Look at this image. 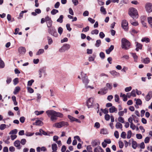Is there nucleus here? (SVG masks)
Masks as SVG:
<instances>
[{
    "label": "nucleus",
    "mask_w": 152,
    "mask_h": 152,
    "mask_svg": "<svg viewBox=\"0 0 152 152\" xmlns=\"http://www.w3.org/2000/svg\"><path fill=\"white\" fill-rule=\"evenodd\" d=\"M46 113L49 117H50V120L52 121H55L57 119V117L62 118L63 114L57 112L53 110H48Z\"/></svg>",
    "instance_id": "1"
},
{
    "label": "nucleus",
    "mask_w": 152,
    "mask_h": 152,
    "mask_svg": "<svg viewBox=\"0 0 152 152\" xmlns=\"http://www.w3.org/2000/svg\"><path fill=\"white\" fill-rule=\"evenodd\" d=\"M82 80L83 83L85 84V87L87 89L90 88V89H93L94 87L90 86H88L87 85L89 83V80L86 74L83 73L82 72L81 74Z\"/></svg>",
    "instance_id": "2"
},
{
    "label": "nucleus",
    "mask_w": 152,
    "mask_h": 152,
    "mask_svg": "<svg viewBox=\"0 0 152 152\" xmlns=\"http://www.w3.org/2000/svg\"><path fill=\"white\" fill-rule=\"evenodd\" d=\"M129 14L133 19H137L138 17V14L137 10L133 7L129 9Z\"/></svg>",
    "instance_id": "3"
},
{
    "label": "nucleus",
    "mask_w": 152,
    "mask_h": 152,
    "mask_svg": "<svg viewBox=\"0 0 152 152\" xmlns=\"http://www.w3.org/2000/svg\"><path fill=\"white\" fill-rule=\"evenodd\" d=\"M130 46V42L126 39L123 38L121 39V47L125 50L129 49Z\"/></svg>",
    "instance_id": "4"
},
{
    "label": "nucleus",
    "mask_w": 152,
    "mask_h": 152,
    "mask_svg": "<svg viewBox=\"0 0 152 152\" xmlns=\"http://www.w3.org/2000/svg\"><path fill=\"white\" fill-rule=\"evenodd\" d=\"M69 125L67 122L62 121L56 123L53 125V126L58 128H60L63 126H66Z\"/></svg>",
    "instance_id": "5"
},
{
    "label": "nucleus",
    "mask_w": 152,
    "mask_h": 152,
    "mask_svg": "<svg viewBox=\"0 0 152 152\" xmlns=\"http://www.w3.org/2000/svg\"><path fill=\"white\" fill-rule=\"evenodd\" d=\"M48 31L49 34L55 37H58V35L54 27L49 28L48 29Z\"/></svg>",
    "instance_id": "6"
},
{
    "label": "nucleus",
    "mask_w": 152,
    "mask_h": 152,
    "mask_svg": "<svg viewBox=\"0 0 152 152\" xmlns=\"http://www.w3.org/2000/svg\"><path fill=\"white\" fill-rule=\"evenodd\" d=\"M70 48V45L68 44H65L60 48L59 51L61 53L64 52L66 50H68Z\"/></svg>",
    "instance_id": "7"
},
{
    "label": "nucleus",
    "mask_w": 152,
    "mask_h": 152,
    "mask_svg": "<svg viewBox=\"0 0 152 152\" xmlns=\"http://www.w3.org/2000/svg\"><path fill=\"white\" fill-rule=\"evenodd\" d=\"M146 11L148 13L152 12V4L150 2L147 3L145 5Z\"/></svg>",
    "instance_id": "8"
},
{
    "label": "nucleus",
    "mask_w": 152,
    "mask_h": 152,
    "mask_svg": "<svg viewBox=\"0 0 152 152\" xmlns=\"http://www.w3.org/2000/svg\"><path fill=\"white\" fill-rule=\"evenodd\" d=\"M121 27L125 31H127L128 30V23L126 20H124L122 21Z\"/></svg>",
    "instance_id": "9"
},
{
    "label": "nucleus",
    "mask_w": 152,
    "mask_h": 152,
    "mask_svg": "<svg viewBox=\"0 0 152 152\" xmlns=\"http://www.w3.org/2000/svg\"><path fill=\"white\" fill-rule=\"evenodd\" d=\"M87 105L88 108L92 107L94 105V99L93 98H89L87 100Z\"/></svg>",
    "instance_id": "10"
},
{
    "label": "nucleus",
    "mask_w": 152,
    "mask_h": 152,
    "mask_svg": "<svg viewBox=\"0 0 152 152\" xmlns=\"http://www.w3.org/2000/svg\"><path fill=\"white\" fill-rule=\"evenodd\" d=\"M45 71V68H40L39 71V77L41 78L42 76V74H43L44 75H46Z\"/></svg>",
    "instance_id": "11"
},
{
    "label": "nucleus",
    "mask_w": 152,
    "mask_h": 152,
    "mask_svg": "<svg viewBox=\"0 0 152 152\" xmlns=\"http://www.w3.org/2000/svg\"><path fill=\"white\" fill-rule=\"evenodd\" d=\"M108 91V89L107 88L105 87L103 88H102L100 91H98V94L101 95H104L106 94Z\"/></svg>",
    "instance_id": "12"
},
{
    "label": "nucleus",
    "mask_w": 152,
    "mask_h": 152,
    "mask_svg": "<svg viewBox=\"0 0 152 152\" xmlns=\"http://www.w3.org/2000/svg\"><path fill=\"white\" fill-rule=\"evenodd\" d=\"M18 50L19 53L21 55L24 54L26 51L25 48L23 47H19L18 48Z\"/></svg>",
    "instance_id": "13"
},
{
    "label": "nucleus",
    "mask_w": 152,
    "mask_h": 152,
    "mask_svg": "<svg viewBox=\"0 0 152 152\" xmlns=\"http://www.w3.org/2000/svg\"><path fill=\"white\" fill-rule=\"evenodd\" d=\"M152 97V91H150L145 96V99L147 101H148Z\"/></svg>",
    "instance_id": "14"
},
{
    "label": "nucleus",
    "mask_w": 152,
    "mask_h": 152,
    "mask_svg": "<svg viewBox=\"0 0 152 152\" xmlns=\"http://www.w3.org/2000/svg\"><path fill=\"white\" fill-rule=\"evenodd\" d=\"M14 146L16 147L18 149H20L21 148L20 146V142L19 140H16L14 143Z\"/></svg>",
    "instance_id": "15"
},
{
    "label": "nucleus",
    "mask_w": 152,
    "mask_h": 152,
    "mask_svg": "<svg viewBox=\"0 0 152 152\" xmlns=\"http://www.w3.org/2000/svg\"><path fill=\"white\" fill-rule=\"evenodd\" d=\"M100 143L99 140H93L92 141L91 144L93 147H95L99 145Z\"/></svg>",
    "instance_id": "16"
},
{
    "label": "nucleus",
    "mask_w": 152,
    "mask_h": 152,
    "mask_svg": "<svg viewBox=\"0 0 152 152\" xmlns=\"http://www.w3.org/2000/svg\"><path fill=\"white\" fill-rule=\"evenodd\" d=\"M109 111L110 113H116L117 112L118 110L115 107L112 106L109 109Z\"/></svg>",
    "instance_id": "17"
},
{
    "label": "nucleus",
    "mask_w": 152,
    "mask_h": 152,
    "mask_svg": "<svg viewBox=\"0 0 152 152\" xmlns=\"http://www.w3.org/2000/svg\"><path fill=\"white\" fill-rule=\"evenodd\" d=\"M94 152H104V151L100 146H97L94 149Z\"/></svg>",
    "instance_id": "18"
},
{
    "label": "nucleus",
    "mask_w": 152,
    "mask_h": 152,
    "mask_svg": "<svg viewBox=\"0 0 152 152\" xmlns=\"http://www.w3.org/2000/svg\"><path fill=\"white\" fill-rule=\"evenodd\" d=\"M136 50L137 51H138L139 49H142V45L138 42H136Z\"/></svg>",
    "instance_id": "19"
},
{
    "label": "nucleus",
    "mask_w": 152,
    "mask_h": 152,
    "mask_svg": "<svg viewBox=\"0 0 152 152\" xmlns=\"http://www.w3.org/2000/svg\"><path fill=\"white\" fill-rule=\"evenodd\" d=\"M114 49V46L111 45L110 47L106 50V52L107 54H109L110 53V52Z\"/></svg>",
    "instance_id": "20"
},
{
    "label": "nucleus",
    "mask_w": 152,
    "mask_h": 152,
    "mask_svg": "<svg viewBox=\"0 0 152 152\" xmlns=\"http://www.w3.org/2000/svg\"><path fill=\"white\" fill-rule=\"evenodd\" d=\"M110 72L111 75L114 76H118L120 75L119 73L117 72L114 70L110 71Z\"/></svg>",
    "instance_id": "21"
},
{
    "label": "nucleus",
    "mask_w": 152,
    "mask_h": 152,
    "mask_svg": "<svg viewBox=\"0 0 152 152\" xmlns=\"http://www.w3.org/2000/svg\"><path fill=\"white\" fill-rule=\"evenodd\" d=\"M20 90V88L19 86L16 87L13 91V93L14 94H17L19 91Z\"/></svg>",
    "instance_id": "22"
},
{
    "label": "nucleus",
    "mask_w": 152,
    "mask_h": 152,
    "mask_svg": "<svg viewBox=\"0 0 152 152\" xmlns=\"http://www.w3.org/2000/svg\"><path fill=\"white\" fill-rule=\"evenodd\" d=\"M53 151H56L57 150V145L56 144L54 143L52 145H51Z\"/></svg>",
    "instance_id": "23"
},
{
    "label": "nucleus",
    "mask_w": 152,
    "mask_h": 152,
    "mask_svg": "<svg viewBox=\"0 0 152 152\" xmlns=\"http://www.w3.org/2000/svg\"><path fill=\"white\" fill-rule=\"evenodd\" d=\"M137 146V142L135 141H133L132 142V147L133 148L135 149Z\"/></svg>",
    "instance_id": "24"
},
{
    "label": "nucleus",
    "mask_w": 152,
    "mask_h": 152,
    "mask_svg": "<svg viewBox=\"0 0 152 152\" xmlns=\"http://www.w3.org/2000/svg\"><path fill=\"white\" fill-rule=\"evenodd\" d=\"M106 88H107L108 89L110 90H111L112 88V85L111 83H107L106 84Z\"/></svg>",
    "instance_id": "25"
},
{
    "label": "nucleus",
    "mask_w": 152,
    "mask_h": 152,
    "mask_svg": "<svg viewBox=\"0 0 152 152\" xmlns=\"http://www.w3.org/2000/svg\"><path fill=\"white\" fill-rule=\"evenodd\" d=\"M134 100L136 101V104L137 105H140L142 104L141 100L139 99H135Z\"/></svg>",
    "instance_id": "26"
},
{
    "label": "nucleus",
    "mask_w": 152,
    "mask_h": 152,
    "mask_svg": "<svg viewBox=\"0 0 152 152\" xmlns=\"http://www.w3.org/2000/svg\"><path fill=\"white\" fill-rule=\"evenodd\" d=\"M148 23L150 25L151 27L152 28V18L151 17H148Z\"/></svg>",
    "instance_id": "27"
},
{
    "label": "nucleus",
    "mask_w": 152,
    "mask_h": 152,
    "mask_svg": "<svg viewBox=\"0 0 152 152\" xmlns=\"http://www.w3.org/2000/svg\"><path fill=\"white\" fill-rule=\"evenodd\" d=\"M115 127L117 129H121L122 127V125L119 122H117L115 125Z\"/></svg>",
    "instance_id": "28"
},
{
    "label": "nucleus",
    "mask_w": 152,
    "mask_h": 152,
    "mask_svg": "<svg viewBox=\"0 0 152 152\" xmlns=\"http://www.w3.org/2000/svg\"><path fill=\"white\" fill-rule=\"evenodd\" d=\"M43 124V122L40 120H38L36 121L34 125H42Z\"/></svg>",
    "instance_id": "29"
},
{
    "label": "nucleus",
    "mask_w": 152,
    "mask_h": 152,
    "mask_svg": "<svg viewBox=\"0 0 152 152\" xmlns=\"http://www.w3.org/2000/svg\"><path fill=\"white\" fill-rule=\"evenodd\" d=\"M100 10L101 12L104 15L106 14L107 13L105 9L103 7H101Z\"/></svg>",
    "instance_id": "30"
},
{
    "label": "nucleus",
    "mask_w": 152,
    "mask_h": 152,
    "mask_svg": "<svg viewBox=\"0 0 152 152\" xmlns=\"http://www.w3.org/2000/svg\"><path fill=\"white\" fill-rule=\"evenodd\" d=\"M63 15H61L59 18L57 20V21L60 23H62L63 21Z\"/></svg>",
    "instance_id": "31"
},
{
    "label": "nucleus",
    "mask_w": 152,
    "mask_h": 152,
    "mask_svg": "<svg viewBox=\"0 0 152 152\" xmlns=\"http://www.w3.org/2000/svg\"><path fill=\"white\" fill-rule=\"evenodd\" d=\"M47 38L48 42V44L50 45L52 44L53 42L52 38L49 36L47 37Z\"/></svg>",
    "instance_id": "32"
},
{
    "label": "nucleus",
    "mask_w": 152,
    "mask_h": 152,
    "mask_svg": "<svg viewBox=\"0 0 152 152\" xmlns=\"http://www.w3.org/2000/svg\"><path fill=\"white\" fill-rule=\"evenodd\" d=\"M142 42H145L146 43H148L150 42L149 39L147 37H144L141 39Z\"/></svg>",
    "instance_id": "33"
},
{
    "label": "nucleus",
    "mask_w": 152,
    "mask_h": 152,
    "mask_svg": "<svg viewBox=\"0 0 152 152\" xmlns=\"http://www.w3.org/2000/svg\"><path fill=\"white\" fill-rule=\"evenodd\" d=\"M44 50L42 49H41L39 50L38 52L36 53L37 55H39L43 53L44 52Z\"/></svg>",
    "instance_id": "34"
},
{
    "label": "nucleus",
    "mask_w": 152,
    "mask_h": 152,
    "mask_svg": "<svg viewBox=\"0 0 152 152\" xmlns=\"http://www.w3.org/2000/svg\"><path fill=\"white\" fill-rule=\"evenodd\" d=\"M18 132L17 130L16 129H15L13 130H12L11 131L10 133H9V134H17V132Z\"/></svg>",
    "instance_id": "35"
},
{
    "label": "nucleus",
    "mask_w": 152,
    "mask_h": 152,
    "mask_svg": "<svg viewBox=\"0 0 152 152\" xmlns=\"http://www.w3.org/2000/svg\"><path fill=\"white\" fill-rule=\"evenodd\" d=\"M118 121L120 123H124V118H123L121 117H119L118 118Z\"/></svg>",
    "instance_id": "36"
},
{
    "label": "nucleus",
    "mask_w": 152,
    "mask_h": 152,
    "mask_svg": "<svg viewBox=\"0 0 152 152\" xmlns=\"http://www.w3.org/2000/svg\"><path fill=\"white\" fill-rule=\"evenodd\" d=\"M5 66L4 61L1 59H0V68H2L4 67Z\"/></svg>",
    "instance_id": "37"
},
{
    "label": "nucleus",
    "mask_w": 152,
    "mask_h": 152,
    "mask_svg": "<svg viewBox=\"0 0 152 152\" xmlns=\"http://www.w3.org/2000/svg\"><path fill=\"white\" fill-rule=\"evenodd\" d=\"M132 132L131 130H129L128 131L127 133V138L129 139L132 136Z\"/></svg>",
    "instance_id": "38"
},
{
    "label": "nucleus",
    "mask_w": 152,
    "mask_h": 152,
    "mask_svg": "<svg viewBox=\"0 0 152 152\" xmlns=\"http://www.w3.org/2000/svg\"><path fill=\"white\" fill-rule=\"evenodd\" d=\"M99 33V30L97 29L93 30L91 31V34L93 35L94 34H97Z\"/></svg>",
    "instance_id": "39"
},
{
    "label": "nucleus",
    "mask_w": 152,
    "mask_h": 152,
    "mask_svg": "<svg viewBox=\"0 0 152 152\" xmlns=\"http://www.w3.org/2000/svg\"><path fill=\"white\" fill-rule=\"evenodd\" d=\"M101 44V41L100 39L96 40V43L95 45V46L97 47H99Z\"/></svg>",
    "instance_id": "40"
},
{
    "label": "nucleus",
    "mask_w": 152,
    "mask_h": 152,
    "mask_svg": "<svg viewBox=\"0 0 152 152\" xmlns=\"http://www.w3.org/2000/svg\"><path fill=\"white\" fill-rule=\"evenodd\" d=\"M47 24V26L49 28L51 27V26L52 25V21L51 20H50L49 21H48Z\"/></svg>",
    "instance_id": "41"
},
{
    "label": "nucleus",
    "mask_w": 152,
    "mask_h": 152,
    "mask_svg": "<svg viewBox=\"0 0 152 152\" xmlns=\"http://www.w3.org/2000/svg\"><path fill=\"white\" fill-rule=\"evenodd\" d=\"M58 12V10L54 9L51 11V13L53 15H54Z\"/></svg>",
    "instance_id": "42"
},
{
    "label": "nucleus",
    "mask_w": 152,
    "mask_h": 152,
    "mask_svg": "<svg viewBox=\"0 0 152 152\" xmlns=\"http://www.w3.org/2000/svg\"><path fill=\"white\" fill-rule=\"evenodd\" d=\"M13 82L14 84L15 85H16L19 82L18 78H16L14 79L13 81Z\"/></svg>",
    "instance_id": "43"
},
{
    "label": "nucleus",
    "mask_w": 152,
    "mask_h": 152,
    "mask_svg": "<svg viewBox=\"0 0 152 152\" xmlns=\"http://www.w3.org/2000/svg\"><path fill=\"white\" fill-rule=\"evenodd\" d=\"M20 142V143H21L22 145H24L26 144V140L25 139H23L21 140V141Z\"/></svg>",
    "instance_id": "44"
},
{
    "label": "nucleus",
    "mask_w": 152,
    "mask_h": 152,
    "mask_svg": "<svg viewBox=\"0 0 152 152\" xmlns=\"http://www.w3.org/2000/svg\"><path fill=\"white\" fill-rule=\"evenodd\" d=\"M27 89L29 93H33L34 90L31 88L30 87H27Z\"/></svg>",
    "instance_id": "45"
},
{
    "label": "nucleus",
    "mask_w": 152,
    "mask_h": 152,
    "mask_svg": "<svg viewBox=\"0 0 152 152\" xmlns=\"http://www.w3.org/2000/svg\"><path fill=\"white\" fill-rule=\"evenodd\" d=\"M86 149L88 152H90L92 151V148L91 146L89 145L87 146Z\"/></svg>",
    "instance_id": "46"
},
{
    "label": "nucleus",
    "mask_w": 152,
    "mask_h": 152,
    "mask_svg": "<svg viewBox=\"0 0 152 152\" xmlns=\"http://www.w3.org/2000/svg\"><path fill=\"white\" fill-rule=\"evenodd\" d=\"M132 56L133 57L135 61H136L137 60V56L135 53H132Z\"/></svg>",
    "instance_id": "47"
},
{
    "label": "nucleus",
    "mask_w": 152,
    "mask_h": 152,
    "mask_svg": "<svg viewBox=\"0 0 152 152\" xmlns=\"http://www.w3.org/2000/svg\"><path fill=\"white\" fill-rule=\"evenodd\" d=\"M126 133L125 132H123L121 133V136L123 139H125L126 138Z\"/></svg>",
    "instance_id": "48"
},
{
    "label": "nucleus",
    "mask_w": 152,
    "mask_h": 152,
    "mask_svg": "<svg viewBox=\"0 0 152 152\" xmlns=\"http://www.w3.org/2000/svg\"><path fill=\"white\" fill-rule=\"evenodd\" d=\"M44 112V111H36L35 112V113L36 115H39L42 114Z\"/></svg>",
    "instance_id": "49"
},
{
    "label": "nucleus",
    "mask_w": 152,
    "mask_h": 152,
    "mask_svg": "<svg viewBox=\"0 0 152 152\" xmlns=\"http://www.w3.org/2000/svg\"><path fill=\"white\" fill-rule=\"evenodd\" d=\"M119 147L121 148H122L124 146V143L121 141H119L118 142Z\"/></svg>",
    "instance_id": "50"
},
{
    "label": "nucleus",
    "mask_w": 152,
    "mask_h": 152,
    "mask_svg": "<svg viewBox=\"0 0 152 152\" xmlns=\"http://www.w3.org/2000/svg\"><path fill=\"white\" fill-rule=\"evenodd\" d=\"M27 12V10H24L22 11L20 13L19 17L20 18H22L23 16V14L25 13H26Z\"/></svg>",
    "instance_id": "51"
},
{
    "label": "nucleus",
    "mask_w": 152,
    "mask_h": 152,
    "mask_svg": "<svg viewBox=\"0 0 152 152\" xmlns=\"http://www.w3.org/2000/svg\"><path fill=\"white\" fill-rule=\"evenodd\" d=\"M110 116L108 114H106L104 116V118L105 119L106 121H109L110 120Z\"/></svg>",
    "instance_id": "52"
},
{
    "label": "nucleus",
    "mask_w": 152,
    "mask_h": 152,
    "mask_svg": "<svg viewBox=\"0 0 152 152\" xmlns=\"http://www.w3.org/2000/svg\"><path fill=\"white\" fill-rule=\"evenodd\" d=\"M107 133L106 130L104 129H102L100 131V133L103 134H106Z\"/></svg>",
    "instance_id": "53"
},
{
    "label": "nucleus",
    "mask_w": 152,
    "mask_h": 152,
    "mask_svg": "<svg viewBox=\"0 0 152 152\" xmlns=\"http://www.w3.org/2000/svg\"><path fill=\"white\" fill-rule=\"evenodd\" d=\"M6 125L5 124H1L0 126V129L3 130L4 129L6 128Z\"/></svg>",
    "instance_id": "54"
},
{
    "label": "nucleus",
    "mask_w": 152,
    "mask_h": 152,
    "mask_svg": "<svg viewBox=\"0 0 152 152\" xmlns=\"http://www.w3.org/2000/svg\"><path fill=\"white\" fill-rule=\"evenodd\" d=\"M130 23L132 25L134 26H136L138 25V23L136 21L132 22V21L131 20Z\"/></svg>",
    "instance_id": "55"
},
{
    "label": "nucleus",
    "mask_w": 152,
    "mask_h": 152,
    "mask_svg": "<svg viewBox=\"0 0 152 152\" xmlns=\"http://www.w3.org/2000/svg\"><path fill=\"white\" fill-rule=\"evenodd\" d=\"M119 99V96L117 94H116L115 96V100L116 102H118Z\"/></svg>",
    "instance_id": "56"
},
{
    "label": "nucleus",
    "mask_w": 152,
    "mask_h": 152,
    "mask_svg": "<svg viewBox=\"0 0 152 152\" xmlns=\"http://www.w3.org/2000/svg\"><path fill=\"white\" fill-rule=\"evenodd\" d=\"M34 80H29L28 82L27 85L28 86H31L32 85L33 83L34 82Z\"/></svg>",
    "instance_id": "57"
},
{
    "label": "nucleus",
    "mask_w": 152,
    "mask_h": 152,
    "mask_svg": "<svg viewBox=\"0 0 152 152\" xmlns=\"http://www.w3.org/2000/svg\"><path fill=\"white\" fill-rule=\"evenodd\" d=\"M63 28L61 27H59L58 28V32L60 34V35H61V34L63 32Z\"/></svg>",
    "instance_id": "58"
},
{
    "label": "nucleus",
    "mask_w": 152,
    "mask_h": 152,
    "mask_svg": "<svg viewBox=\"0 0 152 152\" xmlns=\"http://www.w3.org/2000/svg\"><path fill=\"white\" fill-rule=\"evenodd\" d=\"M132 89V88L131 86L126 87L125 89V91L126 92H129Z\"/></svg>",
    "instance_id": "59"
},
{
    "label": "nucleus",
    "mask_w": 152,
    "mask_h": 152,
    "mask_svg": "<svg viewBox=\"0 0 152 152\" xmlns=\"http://www.w3.org/2000/svg\"><path fill=\"white\" fill-rule=\"evenodd\" d=\"M123 100L124 101H126L127 100V96L124 94H123Z\"/></svg>",
    "instance_id": "60"
},
{
    "label": "nucleus",
    "mask_w": 152,
    "mask_h": 152,
    "mask_svg": "<svg viewBox=\"0 0 152 152\" xmlns=\"http://www.w3.org/2000/svg\"><path fill=\"white\" fill-rule=\"evenodd\" d=\"M136 136L137 138L139 139H141L142 137V135L141 134H137L136 135Z\"/></svg>",
    "instance_id": "61"
},
{
    "label": "nucleus",
    "mask_w": 152,
    "mask_h": 152,
    "mask_svg": "<svg viewBox=\"0 0 152 152\" xmlns=\"http://www.w3.org/2000/svg\"><path fill=\"white\" fill-rule=\"evenodd\" d=\"M150 60L149 58H146L144 59L143 62L145 64H148Z\"/></svg>",
    "instance_id": "62"
},
{
    "label": "nucleus",
    "mask_w": 152,
    "mask_h": 152,
    "mask_svg": "<svg viewBox=\"0 0 152 152\" xmlns=\"http://www.w3.org/2000/svg\"><path fill=\"white\" fill-rule=\"evenodd\" d=\"M99 36L100 38L103 39L105 36V34L102 32H100L99 34Z\"/></svg>",
    "instance_id": "63"
},
{
    "label": "nucleus",
    "mask_w": 152,
    "mask_h": 152,
    "mask_svg": "<svg viewBox=\"0 0 152 152\" xmlns=\"http://www.w3.org/2000/svg\"><path fill=\"white\" fill-rule=\"evenodd\" d=\"M131 94L132 96H133V97H135L136 96L135 91L134 90H132L131 93Z\"/></svg>",
    "instance_id": "64"
}]
</instances>
